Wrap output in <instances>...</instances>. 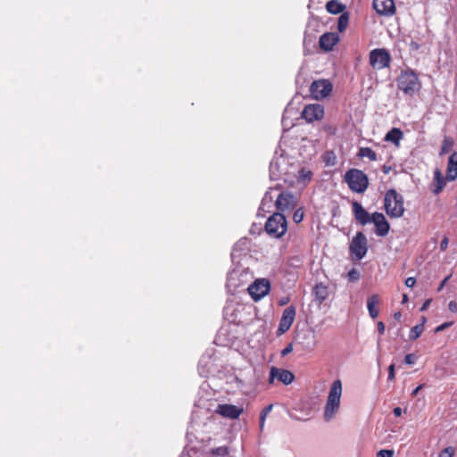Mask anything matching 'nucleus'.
<instances>
[{"mask_svg": "<svg viewBox=\"0 0 457 457\" xmlns=\"http://www.w3.org/2000/svg\"><path fill=\"white\" fill-rule=\"evenodd\" d=\"M342 395V382L340 379L333 381L324 409V420L329 421L334 418L340 407V399Z\"/></svg>", "mask_w": 457, "mask_h": 457, "instance_id": "nucleus-1", "label": "nucleus"}, {"mask_svg": "<svg viewBox=\"0 0 457 457\" xmlns=\"http://www.w3.org/2000/svg\"><path fill=\"white\" fill-rule=\"evenodd\" d=\"M384 207L390 218H400L404 213L403 197L395 189H388L385 194Z\"/></svg>", "mask_w": 457, "mask_h": 457, "instance_id": "nucleus-2", "label": "nucleus"}, {"mask_svg": "<svg viewBox=\"0 0 457 457\" xmlns=\"http://www.w3.org/2000/svg\"><path fill=\"white\" fill-rule=\"evenodd\" d=\"M345 181L351 191L358 194L364 193L369 187L368 176L358 169L348 170L345 174Z\"/></svg>", "mask_w": 457, "mask_h": 457, "instance_id": "nucleus-3", "label": "nucleus"}, {"mask_svg": "<svg viewBox=\"0 0 457 457\" xmlns=\"http://www.w3.org/2000/svg\"><path fill=\"white\" fill-rule=\"evenodd\" d=\"M397 86L404 94L412 96L420 90V82L417 73L411 69H407L402 71L397 80Z\"/></svg>", "mask_w": 457, "mask_h": 457, "instance_id": "nucleus-4", "label": "nucleus"}, {"mask_svg": "<svg viewBox=\"0 0 457 457\" xmlns=\"http://www.w3.org/2000/svg\"><path fill=\"white\" fill-rule=\"evenodd\" d=\"M266 233L274 238L282 237L287 230V221L281 212L273 213L266 221L264 226Z\"/></svg>", "mask_w": 457, "mask_h": 457, "instance_id": "nucleus-5", "label": "nucleus"}, {"mask_svg": "<svg viewBox=\"0 0 457 457\" xmlns=\"http://www.w3.org/2000/svg\"><path fill=\"white\" fill-rule=\"evenodd\" d=\"M370 64L375 70H382L389 67L392 61L391 55L385 48H376L370 52Z\"/></svg>", "mask_w": 457, "mask_h": 457, "instance_id": "nucleus-6", "label": "nucleus"}, {"mask_svg": "<svg viewBox=\"0 0 457 457\" xmlns=\"http://www.w3.org/2000/svg\"><path fill=\"white\" fill-rule=\"evenodd\" d=\"M349 250L352 255L357 261H360L364 258L368 252V241L366 236L362 232H357L356 235L353 237Z\"/></svg>", "mask_w": 457, "mask_h": 457, "instance_id": "nucleus-7", "label": "nucleus"}, {"mask_svg": "<svg viewBox=\"0 0 457 457\" xmlns=\"http://www.w3.org/2000/svg\"><path fill=\"white\" fill-rule=\"evenodd\" d=\"M270 290V283L267 278H259L252 283L247 291L253 301L257 302L269 294Z\"/></svg>", "mask_w": 457, "mask_h": 457, "instance_id": "nucleus-8", "label": "nucleus"}, {"mask_svg": "<svg viewBox=\"0 0 457 457\" xmlns=\"http://www.w3.org/2000/svg\"><path fill=\"white\" fill-rule=\"evenodd\" d=\"M410 50L419 51L422 46L431 42L430 31L427 29L416 30L410 36Z\"/></svg>", "mask_w": 457, "mask_h": 457, "instance_id": "nucleus-9", "label": "nucleus"}, {"mask_svg": "<svg viewBox=\"0 0 457 457\" xmlns=\"http://www.w3.org/2000/svg\"><path fill=\"white\" fill-rule=\"evenodd\" d=\"M296 314V310L294 305L287 307L282 313L279 320L277 335L281 336L286 333L292 326Z\"/></svg>", "mask_w": 457, "mask_h": 457, "instance_id": "nucleus-10", "label": "nucleus"}, {"mask_svg": "<svg viewBox=\"0 0 457 457\" xmlns=\"http://www.w3.org/2000/svg\"><path fill=\"white\" fill-rule=\"evenodd\" d=\"M332 91V85L328 80L320 79L313 81L310 87L312 96L316 99L327 97Z\"/></svg>", "mask_w": 457, "mask_h": 457, "instance_id": "nucleus-11", "label": "nucleus"}, {"mask_svg": "<svg viewBox=\"0 0 457 457\" xmlns=\"http://www.w3.org/2000/svg\"><path fill=\"white\" fill-rule=\"evenodd\" d=\"M301 116L309 123L320 120L324 116V108L320 104L305 105Z\"/></svg>", "mask_w": 457, "mask_h": 457, "instance_id": "nucleus-12", "label": "nucleus"}, {"mask_svg": "<svg viewBox=\"0 0 457 457\" xmlns=\"http://www.w3.org/2000/svg\"><path fill=\"white\" fill-rule=\"evenodd\" d=\"M296 198L288 191L281 192L275 202L276 208L279 212L294 209L296 206Z\"/></svg>", "mask_w": 457, "mask_h": 457, "instance_id": "nucleus-13", "label": "nucleus"}, {"mask_svg": "<svg viewBox=\"0 0 457 457\" xmlns=\"http://www.w3.org/2000/svg\"><path fill=\"white\" fill-rule=\"evenodd\" d=\"M295 378L294 374L284 369H279L276 367H272L270 370L269 383L273 384L275 379H278L279 382L284 385H289L293 382Z\"/></svg>", "mask_w": 457, "mask_h": 457, "instance_id": "nucleus-14", "label": "nucleus"}, {"mask_svg": "<svg viewBox=\"0 0 457 457\" xmlns=\"http://www.w3.org/2000/svg\"><path fill=\"white\" fill-rule=\"evenodd\" d=\"M371 222L375 225V234L378 237H385L388 234L390 225L384 214L381 212H375L372 213Z\"/></svg>", "mask_w": 457, "mask_h": 457, "instance_id": "nucleus-15", "label": "nucleus"}, {"mask_svg": "<svg viewBox=\"0 0 457 457\" xmlns=\"http://www.w3.org/2000/svg\"><path fill=\"white\" fill-rule=\"evenodd\" d=\"M251 242L247 237L240 238L233 246L231 252V259L233 262L239 261V259L246 255L250 251Z\"/></svg>", "mask_w": 457, "mask_h": 457, "instance_id": "nucleus-16", "label": "nucleus"}, {"mask_svg": "<svg viewBox=\"0 0 457 457\" xmlns=\"http://www.w3.org/2000/svg\"><path fill=\"white\" fill-rule=\"evenodd\" d=\"M373 8L378 14L384 16H392L395 12L394 0H373Z\"/></svg>", "mask_w": 457, "mask_h": 457, "instance_id": "nucleus-17", "label": "nucleus"}, {"mask_svg": "<svg viewBox=\"0 0 457 457\" xmlns=\"http://www.w3.org/2000/svg\"><path fill=\"white\" fill-rule=\"evenodd\" d=\"M352 207L353 216L359 224L364 226L371 222L372 215H370L359 202H353Z\"/></svg>", "mask_w": 457, "mask_h": 457, "instance_id": "nucleus-18", "label": "nucleus"}, {"mask_svg": "<svg viewBox=\"0 0 457 457\" xmlns=\"http://www.w3.org/2000/svg\"><path fill=\"white\" fill-rule=\"evenodd\" d=\"M216 412L224 418L237 419L243 412V408L233 404H219Z\"/></svg>", "mask_w": 457, "mask_h": 457, "instance_id": "nucleus-19", "label": "nucleus"}, {"mask_svg": "<svg viewBox=\"0 0 457 457\" xmlns=\"http://www.w3.org/2000/svg\"><path fill=\"white\" fill-rule=\"evenodd\" d=\"M339 37L337 33L334 32H327L320 36V47L328 52L331 51L334 46L338 42Z\"/></svg>", "mask_w": 457, "mask_h": 457, "instance_id": "nucleus-20", "label": "nucleus"}, {"mask_svg": "<svg viewBox=\"0 0 457 457\" xmlns=\"http://www.w3.org/2000/svg\"><path fill=\"white\" fill-rule=\"evenodd\" d=\"M312 294L314 295V301L320 305L329 295L328 287L322 282L317 283L312 289Z\"/></svg>", "mask_w": 457, "mask_h": 457, "instance_id": "nucleus-21", "label": "nucleus"}, {"mask_svg": "<svg viewBox=\"0 0 457 457\" xmlns=\"http://www.w3.org/2000/svg\"><path fill=\"white\" fill-rule=\"evenodd\" d=\"M457 178V152H453L448 159L446 179L453 181Z\"/></svg>", "mask_w": 457, "mask_h": 457, "instance_id": "nucleus-22", "label": "nucleus"}, {"mask_svg": "<svg viewBox=\"0 0 457 457\" xmlns=\"http://www.w3.org/2000/svg\"><path fill=\"white\" fill-rule=\"evenodd\" d=\"M273 201V197L270 194V191H267L262 199L261 205L257 212L258 217H264L265 212H270L268 209L270 208Z\"/></svg>", "mask_w": 457, "mask_h": 457, "instance_id": "nucleus-23", "label": "nucleus"}, {"mask_svg": "<svg viewBox=\"0 0 457 457\" xmlns=\"http://www.w3.org/2000/svg\"><path fill=\"white\" fill-rule=\"evenodd\" d=\"M281 157L273 158L270 163V178L271 180H277L281 175L280 170Z\"/></svg>", "mask_w": 457, "mask_h": 457, "instance_id": "nucleus-24", "label": "nucleus"}, {"mask_svg": "<svg viewBox=\"0 0 457 457\" xmlns=\"http://www.w3.org/2000/svg\"><path fill=\"white\" fill-rule=\"evenodd\" d=\"M379 298L378 295H370L367 300V308L369 314L372 319H376L378 316V309L376 307L378 304Z\"/></svg>", "mask_w": 457, "mask_h": 457, "instance_id": "nucleus-25", "label": "nucleus"}, {"mask_svg": "<svg viewBox=\"0 0 457 457\" xmlns=\"http://www.w3.org/2000/svg\"><path fill=\"white\" fill-rule=\"evenodd\" d=\"M403 137V131L398 128H393L386 134L385 140L387 142H391L395 145H399L400 141Z\"/></svg>", "mask_w": 457, "mask_h": 457, "instance_id": "nucleus-26", "label": "nucleus"}, {"mask_svg": "<svg viewBox=\"0 0 457 457\" xmlns=\"http://www.w3.org/2000/svg\"><path fill=\"white\" fill-rule=\"evenodd\" d=\"M326 9L329 13L338 14L343 12L345 5H343L337 0H330L326 4Z\"/></svg>", "mask_w": 457, "mask_h": 457, "instance_id": "nucleus-27", "label": "nucleus"}, {"mask_svg": "<svg viewBox=\"0 0 457 457\" xmlns=\"http://www.w3.org/2000/svg\"><path fill=\"white\" fill-rule=\"evenodd\" d=\"M358 156L361 158L366 157L370 161H376L378 158L376 152L370 147H361L358 153Z\"/></svg>", "mask_w": 457, "mask_h": 457, "instance_id": "nucleus-28", "label": "nucleus"}, {"mask_svg": "<svg viewBox=\"0 0 457 457\" xmlns=\"http://www.w3.org/2000/svg\"><path fill=\"white\" fill-rule=\"evenodd\" d=\"M435 179L436 180L437 185L436 186L435 188L432 189V192L437 195L443 190L445 185V179L438 170L435 171Z\"/></svg>", "mask_w": 457, "mask_h": 457, "instance_id": "nucleus-29", "label": "nucleus"}, {"mask_svg": "<svg viewBox=\"0 0 457 457\" xmlns=\"http://www.w3.org/2000/svg\"><path fill=\"white\" fill-rule=\"evenodd\" d=\"M349 15L347 12H343L337 21V29L339 32H343L348 26Z\"/></svg>", "mask_w": 457, "mask_h": 457, "instance_id": "nucleus-30", "label": "nucleus"}, {"mask_svg": "<svg viewBox=\"0 0 457 457\" xmlns=\"http://www.w3.org/2000/svg\"><path fill=\"white\" fill-rule=\"evenodd\" d=\"M423 330V323L417 324L411 329L409 339L411 341L418 339L422 334Z\"/></svg>", "mask_w": 457, "mask_h": 457, "instance_id": "nucleus-31", "label": "nucleus"}, {"mask_svg": "<svg viewBox=\"0 0 457 457\" xmlns=\"http://www.w3.org/2000/svg\"><path fill=\"white\" fill-rule=\"evenodd\" d=\"M273 404H269L266 407H264L260 414V429L262 430L264 428L265 420L268 416V414L272 411Z\"/></svg>", "mask_w": 457, "mask_h": 457, "instance_id": "nucleus-32", "label": "nucleus"}, {"mask_svg": "<svg viewBox=\"0 0 457 457\" xmlns=\"http://www.w3.org/2000/svg\"><path fill=\"white\" fill-rule=\"evenodd\" d=\"M453 145V140L451 137H445L442 143L441 150H440V155L445 154L446 153L450 152Z\"/></svg>", "mask_w": 457, "mask_h": 457, "instance_id": "nucleus-33", "label": "nucleus"}, {"mask_svg": "<svg viewBox=\"0 0 457 457\" xmlns=\"http://www.w3.org/2000/svg\"><path fill=\"white\" fill-rule=\"evenodd\" d=\"M360 278H361L360 271L355 268H353L352 270H350L347 272V278L350 282L358 281L360 279Z\"/></svg>", "mask_w": 457, "mask_h": 457, "instance_id": "nucleus-34", "label": "nucleus"}, {"mask_svg": "<svg viewBox=\"0 0 457 457\" xmlns=\"http://www.w3.org/2000/svg\"><path fill=\"white\" fill-rule=\"evenodd\" d=\"M303 216H304L303 209L302 207L296 209L293 214L294 222H295L296 224L300 223L303 220Z\"/></svg>", "mask_w": 457, "mask_h": 457, "instance_id": "nucleus-35", "label": "nucleus"}, {"mask_svg": "<svg viewBox=\"0 0 457 457\" xmlns=\"http://www.w3.org/2000/svg\"><path fill=\"white\" fill-rule=\"evenodd\" d=\"M454 453L455 448L453 446H448L439 453L438 457H453Z\"/></svg>", "mask_w": 457, "mask_h": 457, "instance_id": "nucleus-36", "label": "nucleus"}, {"mask_svg": "<svg viewBox=\"0 0 457 457\" xmlns=\"http://www.w3.org/2000/svg\"><path fill=\"white\" fill-rule=\"evenodd\" d=\"M238 275V270H233L232 271H230L228 274V286H232V287H237V284L236 282H234V280L236 279V278L237 277Z\"/></svg>", "mask_w": 457, "mask_h": 457, "instance_id": "nucleus-37", "label": "nucleus"}, {"mask_svg": "<svg viewBox=\"0 0 457 457\" xmlns=\"http://www.w3.org/2000/svg\"><path fill=\"white\" fill-rule=\"evenodd\" d=\"M395 451L392 449H382L377 453V457H393Z\"/></svg>", "mask_w": 457, "mask_h": 457, "instance_id": "nucleus-38", "label": "nucleus"}, {"mask_svg": "<svg viewBox=\"0 0 457 457\" xmlns=\"http://www.w3.org/2000/svg\"><path fill=\"white\" fill-rule=\"evenodd\" d=\"M417 357L414 353H408L404 357V362L408 365H412L416 362Z\"/></svg>", "mask_w": 457, "mask_h": 457, "instance_id": "nucleus-39", "label": "nucleus"}, {"mask_svg": "<svg viewBox=\"0 0 457 457\" xmlns=\"http://www.w3.org/2000/svg\"><path fill=\"white\" fill-rule=\"evenodd\" d=\"M395 364L392 363L389 365L388 367V377H387V380L388 381H393L395 380Z\"/></svg>", "mask_w": 457, "mask_h": 457, "instance_id": "nucleus-40", "label": "nucleus"}, {"mask_svg": "<svg viewBox=\"0 0 457 457\" xmlns=\"http://www.w3.org/2000/svg\"><path fill=\"white\" fill-rule=\"evenodd\" d=\"M332 154H333V153H327L326 154L324 161H325L327 165H335V163H336V162H335L336 157L333 156L332 160H331L330 155H332Z\"/></svg>", "mask_w": 457, "mask_h": 457, "instance_id": "nucleus-41", "label": "nucleus"}, {"mask_svg": "<svg viewBox=\"0 0 457 457\" xmlns=\"http://www.w3.org/2000/svg\"><path fill=\"white\" fill-rule=\"evenodd\" d=\"M453 325V321H447V322H444L443 324L439 325L438 327H436V328L435 329V332H441V331H444L445 329H446L447 328L451 327Z\"/></svg>", "mask_w": 457, "mask_h": 457, "instance_id": "nucleus-42", "label": "nucleus"}, {"mask_svg": "<svg viewBox=\"0 0 457 457\" xmlns=\"http://www.w3.org/2000/svg\"><path fill=\"white\" fill-rule=\"evenodd\" d=\"M293 351V343H289L280 353L282 357L287 356Z\"/></svg>", "mask_w": 457, "mask_h": 457, "instance_id": "nucleus-43", "label": "nucleus"}, {"mask_svg": "<svg viewBox=\"0 0 457 457\" xmlns=\"http://www.w3.org/2000/svg\"><path fill=\"white\" fill-rule=\"evenodd\" d=\"M405 286L407 287H413L416 284V278L414 277H409L405 279V282H404Z\"/></svg>", "mask_w": 457, "mask_h": 457, "instance_id": "nucleus-44", "label": "nucleus"}, {"mask_svg": "<svg viewBox=\"0 0 457 457\" xmlns=\"http://www.w3.org/2000/svg\"><path fill=\"white\" fill-rule=\"evenodd\" d=\"M448 244H449V239L446 236H445L440 243V250L445 251L448 247Z\"/></svg>", "mask_w": 457, "mask_h": 457, "instance_id": "nucleus-45", "label": "nucleus"}, {"mask_svg": "<svg viewBox=\"0 0 457 457\" xmlns=\"http://www.w3.org/2000/svg\"><path fill=\"white\" fill-rule=\"evenodd\" d=\"M448 308L452 312H457V303L455 301H450Z\"/></svg>", "mask_w": 457, "mask_h": 457, "instance_id": "nucleus-46", "label": "nucleus"}, {"mask_svg": "<svg viewBox=\"0 0 457 457\" xmlns=\"http://www.w3.org/2000/svg\"><path fill=\"white\" fill-rule=\"evenodd\" d=\"M217 454L224 456L226 454H228V447H220L217 449Z\"/></svg>", "mask_w": 457, "mask_h": 457, "instance_id": "nucleus-47", "label": "nucleus"}, {"mask_svg": "<svg viewBox=\"0 0 457 457\" xmlns=\"http://www.w3.org/2000/svg\"><path fill=\"white\" fill-rule=\"evenodd\" d=\"M378 331L380 335H382L385 332V325L382 321H378L377 324Z\"/></svg>", "mask_w": 457, "mask_h": 457, "instance_id": "nucleus-48", "label": "nucleus"}, {"mask_svg": "<svg viewBox=\"0 0 457 457\" xmlns=\"http://www.w3.org/2000/svg\"><path fill=\"white\" fill-rule=\"evenodd\" d=\"M431 302H432V300H431V299H427V300L423 303V304H422V306H421V308H420V311H421V312L426 311V310L428 308V306L430 305Z\"/></svg>", "mask_w": 457, "mask_h": 457, "instance_id": "nucleus-49", "label": "nucleus"}, {"mask_svg": "<svg viewBox=\"0 0 457 457\" xmlns=\"http://www.w3.org/2000/svg\"><path fill=\"white\" fill-rule=\"evenodd\" d=\"M423 388V385L418 386L413 391L411 392V395L415 396L418 395V393Z\"/></svg>", "mask_w": 457, "mask_h": 457, "instance_id": "nucleus-50", "label": "nucleus"}, {"mask_svg": "<svg viewBox=\"0 0 457 457\" xmlns=\"http://www.w3.org/2000/svg\"><path fill=\"white\" fill-rule=\"evenodd\" d=\"M393 412L394 414L396 416V417H399L402 415V409L400 407H395L394 410H393Z\"/></svg>", "mask_w": 457, "mask_h": 457, "instance_id": "nucleus-51", "label": "nucleus"}, {"mask_svg": "<svg viewBox=\"0 0 457 457\" xmlns=\"http://www.w3.org/2000/svg\"><path fill=\"white\" fill-rule=\"evenodd\" d=\"M301 174H302V176H303V178H307L308 179H311V177H312V172H311V171H307V172L305 173V171H304L303 170H301Z\"/></svg>", "mask_w": 457, "mask_h": 457, "instance_id": "nucleus-52", "label": "nucleus"}, {"mask_svg": "<svg viewBox=\"0 0 457 457\" xmlns=\"http://www.w3.org/2000/svg\"><path fill=\"white\" fill-rule=\"evenodd\" d=\"M449 279V277H446L439 285L437 290L438 291H441L443 289V287H445V283L447 282V280Z\"/></svg>", "mask_w": 457, "mask_h": 457, "instance_id": "nucleus-53", "label": "nucleus"}, {"mask_svg": "<svg viewBox=\"0 0 457 457\" xmlns=\"http://www.w3.org/2000/svg\"><path fill=\"white\" fill-rule=\"evenodd\" d=\"M287 302H288V298H283V299H280V300L278 301V304H279L280 306H283V305L287 304Z\"/></svg>", "mask_w": 457, "mask_h": 457, "instance_id": "nucleus-54", "label": "nucleus"}, {"mask_svg": "<svg viewBox=\"0 0 457 457\" xmlns=\"http://www.w3.org/2000/svg\"><path fill=\"white\" fill-rule=\"evenodd\" d=\"M402 317V313L400 312H397L394 314V318L397 320H399Z\"/></svg>", "mask_w": 457, "mask_h": 457, "instance_id": "nucleus-55", "label": "nucleus"}, {"mask_svg": "<svg viewBox=\"0 0 457 457\" xmlns=\"http://www.w3.org/2000/svg\"><path fill=\"white\" fill-rule=\"evenodd\" d=\"M426 321H427L426 317L422 316L421 320H420V323H423V327L425 326Z\"/></svg>", "mask_w": 457, "mask_h": 457, "instance_id": "nucleus-56", "label": "nucleus"}, {"mask_svg": "<svg viewBox=\"0 0 457 457\" xmlns=\"http://www.w3.org/2000/svg\"><path fill=\"white\" fill-rule=\"evenodd\" d=\"M408 301V295H403V303H406Z\"/></svg>", "mask_w": 457, "mask_h": 457, "instance_id": "nucleus-57", "label": "nucleus"}]
</instances>
